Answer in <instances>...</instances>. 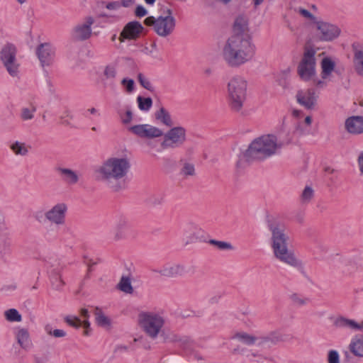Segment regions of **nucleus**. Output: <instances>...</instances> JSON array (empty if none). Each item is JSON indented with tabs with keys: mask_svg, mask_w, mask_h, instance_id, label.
I'll use <instances>...</instances> for the list:
<instances>
[{
	"mask_svg": "<svg viewBox=\"0 0 363 363\" xmlns=\"http://www.w3.org/2000/svg\"><path fill=\"white\" fill-rule=\"evenodd\" d=\"M130 169V162L128 156L111 155L95 169L94 174L98 180L107 183L117 191L123 188Z\"/></svg>",
	"mask_w": 363,
	"mask_h": 363,
	"instance_id": "f257e3e1",
	"label": "nucleus"
},
{
	"mask_svg": "<svg viewBox=\"0 0 363 363\" xmlns=\"http://www.w3.org/2000/svg\"><path fill=\"white\" fill-rule=\"evenodd\" d=\"M255 51L252 40L230 35L221 47L220 57L229 67H238L251 60Z\"/></svg>",
	"mask_w": 363,
	"mask_h": 363,
	"instance_id": "f03ea898",
	"label": "nucleus"
},
{
	"mask_svg": "<svg viewBox=\"0 0 363 363\" xmlns=\"http://www.w3.org/2000/svg\"><path fill=\"white\" fill-rule=\"evenodd\" d=\"M268 228L272 235L271 247L274 257L290 267L302 268V261L296 255L294 250L288 247L289 237L286 233L284 225L275 222L269 223Z\"/></svg>",
	"mask_w": 363,
	"mask_h": 363,
	"instance_id": "7ed1b4c3",
	"label": "nucleus"
},
{
	"mask_svg": "<svg viewBox=\"0 0 363 363\" xmlns=\"http://www.w3.org/2000/svg\"><path fill=\"white\" fill-rule=\"evenodd\" d=\"M284 145L273 133L264 134L253 140L243 153L247 160H264L278 154Z\"/></svg>",
	"mask_w": 363,
	"mask_h": 363,
	"instance_id": "20e7f679",
	"label": "nucleus"
},
{
	"mask_svg": "<svg viewBox=\"0 0 363 363\" xmlns=\"http://www.w3.org/2000/svg\"><path fill=\"white\" fill-rule=\"evenodd\" d=\"M248 83L245 77L235 75L230 77L227 84L228 96L230 106L235 111L242 109L246 99Z\"/></svg>",
	"mask_w": 363,
	"mask_h": 363,
	"instance_id": "39448f33",
	"label": "nucleus"
},
{
	"mask_svg": "<svg viewBox=\"0 0 363 363\" xmlns=\"http://www.w3.org/2000/svg\"><path fill=\"white\" fill-rule=\"evenodd\" d=\"M297 74L304 82H313L318 79L317 76V64L315 51L313 49H306L297 65Z\"/></svg>",
	"mask_w": 363,
	"mask_h": 363,
	"instance_id": "423d86ee",
	"label": "nucleus"
},
{
	"mask_svg": "<svg viewBox=\"0 0 363 363\" xmlns=\"http://www.w3.org/2000/svg\"><path fill=\"white\" fill-rule=\"evenodd\" d=\"M145 23L147 26H152L155 33L161 37H167L172 34L176 26V19L170 10L164 16L157 18L149 16L145 18Z\"/></svg>",
	"mask_w": 363,
	"mask_h": 363,
	"instance_id": "0eeeda50",
	"label": "nucleus"
},
{
	"mask_svg": "<svg viewBox=\"0 0 363 363\" xmlns=\"http://www.w3.org/2000/svg\"><path fill=\"white\" fill-rule=\"evenodd\" d=\"M139 323L148 336L155 338L164 326V319L159 313L145 312L139 315Z\"/></svg>",
	"mask_w": 363,
	"mask_h": 363,
	"instance_id": "6e6552de",
	"label": "nucleus"
},
{
	"mask_svg": "<svg viewBox=\"0 0 363 363\" xmlns=\"http://www.w3.org/2000/svg\"><path fill=\"white\" fill-rule=\"evenodd\" d=\"M17 50L11 43L4 45L0 52V60L12 77H18L20 72L21 64L16 57Z\"/></svg>",
	"mask_w": 363,
	"mask_h": 363,
	"instance_id": "1a4fd4ad",
	"label": "nucleus"
},
{
	"mask_svg": "<svg viewBox=\"0 0 363 363\" xmlns=\"http://www.w3.org/2000/svg\"><path fill=\"white\" fill-rule=\"evenodd\" d=\"M338 60L335 57L323 55L320 62V77L315 81V86L318 88H324L329 82L333 80L334 74L337 71Z\"/></svg>",
	"mask_w": 363,
	"mask_h": 363,
	"instance_id": "9d476101",
	"label": "nucleus"
},
{
	"mask_svg": "<svg viewBox=\"0 0 363 363\" xmlns=\"http://www.w3.org/2000/svg\"><path fill=\"white\" fill-rule=\"evenodd\" d=\"M317 38L323 42H332L341 35L340 28L335 23L319 18L313 27Z\"/></svg>",
	"mask_w": 363,
	"mask_h": 363,
	"instance_id": "9b49d317",
	"label": "nucleus"
},
{
	"mask_svg": "<svg viewBox=\"0 0 363 363\" xmlns=\"http://www.w3.org/2000/svg\"><path fill=\"white\" fill-rule=\"evenodd\" d=\"M294 99L297 104L307 111H315L318 107L319 94L314 88L296 90Z\"/></svg>",
	"mask_w": 363,
	"mask_h": 363,
	"instance_id": "f8f14e48",
	"label": "nucleus"
},
{
	"mask_svg": "<svg viewBox=\"0 0 363 363\" xmlns=\"http://www.w3.org/2000/svg\"><path fill=\"white\" fill-rule=\"evenodd\" d=\"M161 147L164 149L177 148L183 145L186 140V130L182 126L170 128L163 135Z\"/></svg>",
	"mask_w": 363,
	"mask_h": 363,
	"instance_id": "ddd939ff",
	"label": "nucleus"
},
{
	"mask_svg": "<svg viewBox=\"0 0 363 363\" xmlns=\"http://www.w3.org/2000/svg\"><path fill=\"white\" fill-rule=\"evenodd\" d=\"M96 22V17L86 16L82 21L76 24L71 30V37L76 41L89 40L92 35V26Z\"/></svg>",
	"mask_w": 363,
	"mask_h": 363,
	"instance_id": "4468645a",
	"label": "nucleus"
},
{
	"mask_svg": "<svg viewBox=\"0 0 363 363\" xmlns=\"http://www.w3.org/2000/svg\"><path fill=\"white\" fill-rule=\"evenodd\" d=\"M133 135L144 139H155L163 136V130L149 123L138 124L128 128Z\"/></svg>",
	"mask_w": 363,
	"mask_h": 363,
	"instance_id": "2eb2a0df",
	"label": "nucleus"
},
{
	"mask_svg": "<svg viewBox=\"0 0 363 363\" xmlns=\"http://www.w3.org/2000/svg\"><path fill=\"white\" fill-rule=\"evenodd\" d=\"M68 206L65 202H58L47 210V222L60 226L65 224Z\"/></svg>",
	"mask_w": 363,
	"mask_h": 363,
	"instance_id": "dca6fc26",
	"label": "nucleus"
},
{
	"mask_svg": "<svg viewBox=\"0 0 363 363\" xmlns=\"http://www.w3.org/2000/svg\"><path fill=\"white\" fill-rule=\"evenodd\" d=\"M36 55L43 69L53 65L55 58V48L49 43H41L36 48Z\"/></svg>",
	"mask_w": 363,
	"mask_h": 363,
	"instance_id": "f3484780",
	"label": "nucleus"
},
{
	"mask_svg": "<svg viewBox=\"0 0 363 363\" xmlns=\"http://www.w3.org/2000/svg\"><path fill=\"white\" fill-rule=\"evenodd\" d=\"M144 28L138 21L128 22L123 28L119 35V40L124 42L125 40H135L142 33Z\"/></svg>",
	"mask_w": 363,
	"mask_h": 363,
	"instance_id": "a211bd4d",
	"label": "nucleus"
},
{
	"mask_svg": "<svg viewBox=\"0 0 363 363\" xmlns=\"http://www.w3.org/2000/svg\"><path fill=\"white\" fill-rule=\"evenodd\" d=\"M230 35L239 38L245 37L248 40H252L250 33L248 18L246 16H239L235 18Z\"/></svg>",
	"mask_w": 363,
	"mask_h": 363,
	"instance_id": "6ab92c4d",
	"label": "nucleus"
},
{
	"mask_svg": "<svg viewBox=\"0 0 363 363\" xmlns=\"http://www.w3.org/2000/svg\"><path fill=\"white\" fill-rule=\"evenodd\" d=\"M103 5L108 12L102 13L101 16L105 18L108 23H116L121 19V8L118 0L105 1Z\"/></svg>",
	"mask_w": 363,
	"mask_h": 363,
	"instance_id": "aec40b11",
	"label": "nucleus"
},
{
	"mask_svg": "<svg viewBox=\"0 0 363 363\" xmlns=\"http://www.w3.org/2000/svg\"><path fill=\"white\" fill-rule=\"evenodd\" d=\"M56 171L62 180L68 185H75L80 180L81 174L79 171L62 167H57Z\"/></svg>",
	"mask_w": 363,
	"mask_h": 363,
	"instance_id": "412c9836",
	"label": "nucleus"
},
{
	"mask_svg": "<svg viewBox=\"0 0 363 363\" xmlns=\"http://www.w3.org/2000/svg\"><path fill=\"white\" fill-rule=\"evenodd\" d=\"M233 338L247 345H261L267 341V337L254 335L244 331L236 333Z\"/></svg>",
	"mask_w": 363,
	"mask_h": 363,
	"instance_id": "4be33fe9",
	"label": "nucleus"
},
{
	"mask_svg": "<svg viewBox=\"0 0 363 363\" xmlns=\"http://www.w3.org/2000/svg\"><path fill=\"white\" fill-rule=\"evenodd\" d=\"M345 130L352 135L363 133V116H353L347 118L345 121Z\"/></svg>",
	"mask_w": 363,
	"mask_h": 363,
	"instance_id": "5701e85b",
	"label": "nucleus"
},
{
	"mask_svg": "<svg viewBox=\"0 0 363 363\" xmlns=\"http://www.w3.org/2000/svg\"><path fill=\"white\" fill-rule=\"evenodd\" d=\"M15 339L19 346L24 350H30L32 346V340L28 330L26 328L18 327L14 332Z\"/></svg>",
	"mask_w": 363,
	"mask_h": 363,
	"instance_id": "b1692460",
	"label": "nucleus"
},
{
	"mask_svg": "<svg viewBox=\"0 0 363 363\" xmlns=\"http://www.w3.org/2000/svg\"><path fill=\"white\" fill-rule=\"evenodd\" d=\"M353 51V66L355 71L363 76V44L354 43L352 45Z\"/></svg>",
	"mask_w": 363,
	"mask_h": 363,
	"instance_id": "393cba45",
	"label": "nucleus"
},
{
	"mask_svg": "<svg viewBox=\"0 0 363 363\" xmlns=\"http://www.w3.org/2000/svg\"><path fill=\"white\" fill-rule=\"evenodd\" d=\"M157 272L164 277H176L183 275L185 269L183 265L179 264H167L158 269Z\"/></svg>",
	"mask_w": 363,
	"mask_h": 363,
	"instance_id": "a878e982",
	"label": "nucleus"
},
{
	"mask_svg": "<svg viewBox=\"0 0 363 363\" xmlns=\"http://www.w3.org/2000/svg\"><path fill=\"white\" fill-rule=\"evenodd\" d=\"M348 348L354 356L363 357V334L354 335L350 340Z\"/></svg>",
	"mask_w": 363,
	"mask_h": 363,
	"instance_id": "bb28decb",
	"label": "nucleus"
},
{
	"mask_svg": "<svg viewBox=\"0 0 363 363\" xmlns=\"http://www.w3.org/2000/svg\"><path fill=\"white\" fill-rule=\"evenodd\" d=\"M313 118L311 115L305 116L296 121L295 132L300 135H307L311 133Z\"/></svg>",
	"mask_w": 363,
	"mask_h": 363,
	"instance_id": "cd10ccee",
	"label": "nucleus"
},
{
	"mask_svg": "<svg viewBox=\"0 0 363 363\" xmlns=\"http://www.w3.org/2000/svg\"><path fill=\"white\" fill-rule=\"evenodd\" d=\"M335 325L340 328L350 329L354 331L363 330V321L357 322L345 317H339L335 320Z\"/></svg>",
	"mask_w": 363,
	"mask_h": 363,
	"instance_id": "c85d7f7f",
	"label": "nucleus"
},
{
	"mask_svg": "<svg viewBox=\"0 0 363 363\" xmlns=\"http://www.w3.org/2000/svg\"><path fill=\"white\" fill-rule=\"evenodd\" d=\"M155 118L160 123L167 127H172L174 125L170 113L163 107L160 108L155 113Z\"/></svg>",
	"mask_w": 363,
	"mask_h": 363,
	"instance_id": "c756f323",
	"label": "nucleus"
},
{
	"mask_svg": "<svg viewBox=\"0 0 363 363\" xmlns=\"http://www.w3.org/2000/svg\"><path fill=\"white\" fill-rule=\"evenodd\" d=\"M9 148L16 156L25 157L28 155L30 146L24 142L15 140L10 143Z\"/></svg>",
	"mask_w": 363,
	"mask_h": 363,
	"instance_id": "7c9ffc66",
	"label": "nucleus"
},
{
	"mask_svg": "<svg viewBox=\"0 0 363 363\" xmlns=\"http://www.w3.org/2000/svg\"><path fill=\"white\" fill-rule=\"evenodd\" d=\"M130 226L131 223L128 216L119 215L116 217L114 228L117 233V236L119 237L123 233L128 230Z\"/></svg>",
	"mask_w": 363,
	"mask_h": 363,
	"instance_id": "2f4dec72",
	"label": "nucleus"
},
{
	"mask_svg": "<svg viewBox=\"0 0 363 363\" xmlns=\"http://www.w3.org/2000/svg\"><path fill=\"white\" fill-rule=\"evenodd\" d=\"M294 11L296 14L301 16L308 26L312 27L314 26L315 22L320 18L313 15L308 10L301 6L294 8Z\"/></svg>",
	"mask_w": 363,
	"mask_h": 363,
	"instance_id": "473e14b6",
	"label": "nucleus"
},
{
	"mask_svg": "<svg viewBox=\"0 0 363 363\" xmlns=\"http://www.w3.org/2000/svg\"><path fill=\"white\" fill-rule=\"evenodd\" d=\"M142 52L154 59H158V48L155 41L145 43L142 45Z\"/></svg>",
	"mask_w": 363,
	"mask_h": 363,
	"instance_id": "72a5a7b5",
	"label": "nucleus"
},
{
	"mask_svg": "<svg viewBox=\"0 0 363 363\" xmlns=\"http://www.w3.org/2000/svg\"><path fill=\"white\" fill-rule=\"evenodd\" d=\"M117 76V68L116 65L109 64L103 69V74L101 79V82L105 84L107 80H113Z\"/></svg>",
	"mask_w": 363,
	"mask_h": 363,
	"instance_id": "f704fd0d",
	"label": "nucleus"
},
{
	"mask_svg": "<svg viewBox=\"0 0 363 363\" xmlns=\"http://www.w3.org/2000/svg\"><path fill=\"white\" fill-rule=\"evenodd\" d=\"M95 320L96 324L100 327L105 329H110L111 328V319L101 311H97L96 312Z\"/></svg>",
	"mask_w": 363,
	"mask_h": 363,
	"instance_id": "c9c22d12",
	"label": "nucleus"
},
{
	"mask_svg": "<svg viewBox=\"0 0 363 363\" xmlns=\"http://www.w3.org/2000/svg\"><path fill=\"white\" fill-rule=\"evenodd\" d=\"M121 86L124 92L128 95L133 94L136 91L135 82L133 79L125 77L121 81Z\"/></svg>",
	"mask_w": 363,
	"mask_h": 363,
	"instance_id": "e433bc0d",
	"label": "nucleus"
},
{
	"mask_svg": "<svg viewBox=\"0 0 363 363\" xmlns=\"http://www.w3.org/2000/svg\"><path fill=\"white\" fill-rule=\"evenodd\" d=\"M314 194V189L311 186H306L300 196L301 202L303 204L309 203L313 200Z\"/></svg>",
	"mask_w": 363,
	"mask_h": 363,
	"instance_id": "4c0bfd02",
	"label": "nucleus"
},
{
	"mask_svg": "<svg viewBox=\"0 0 363 363\" xmlns=\"http://www.w3.org/2000/svg\"><path fill=\"white\" fill-rule=\"evenodd\" d=\"M4 315L5 319L11 323H19L22 320V315L15 308H10L4 311Z\"/></svg>",
	"mask_w": 363,
	"mask_h": 363,
	"instance_id": "58836bf2",
	"label": "nucleus"
},
{
	"mask_svg": "<svg viewBox=\"0 0 363 363\" xmlns=\"http://www.w3.org/2000/svg\"><path fill=\"white\" fill-rule=\"evenodd\" d=\"M137 104L138 108L144 112H147L150 110L152 106V100L150 97H143L141 96H138L137 97Z\"/></svg>",
	"mask_w": 363,
	"mask_h": 363,
	"instance_id": "ea45409f",
	"label": "nucleus"
},
{
	"mask_svg": "<svg viewBox=\"0 0 363 363\" xmlns=\"http://www.w3.org/2000/svg\"><path fill=\"white\" fill-rule=\"evenodd\" d=\"M118 288L121 291L125 294H132L133 291L131 281L128 277H122L118 284Z\"/></svg>",
	"mask_w": 363,
	"mask_h": 363,
	"instance_id": "a19ab883",
	"label": "nucleus"
},
{
	"mask_svg": "<svg viewBox=\"0 0 363 363\" xmlns=\"http://www.w3.org/2000/svg\"><path fill=\"white\" fill-rule=\"evenodd\" d=\"M247 357L250 360H255L257 363H272V359L270 357H263L260 354L255 352H250Z\"/></svg>",
	"mask_w": 363,
	"mask_h": 363,
	"instance_id": "79ce46f5",
	"label": "nucleus"
},
{
	"mask_svg": "<svg viewBox=\"0 0 363 363\" xmlns=\"http://www.w3.org/2000/svg\"><path fill=\"white\" fill-rule=\"evenodd\" d=\"M209 242L216 246L218 249L221 250H233V245L228 242L225 241H220L216 240H211Z\"/></svg>",
	"mask_w": 363,
	"mask_h": 363,
	"instance_id": "37998d69",
	"label": "nucleus"
},
{
	"mask_svg": "<svg viewBox=\"0 0 363 363\" xmlns=\"http://www.w3.org/2000/svg\"><path fill=\"white\" fill-rule=\"evenodd\" d=\"M327 363H340V354L335 350H330L327 353Z\"/></svg>",
	"mask_w": 363,
	"mask_h": 363,
	"instance_id": "c03bdc74",
	"label": "nucleus"
},
{
	"mask_svg": "<svg viewBox=\"0 0 363 363\" xmlns=\"http://www.w3.org/2000/svg\"><path fill=\"white\" fill-rule=\"evenodd\" d=\"M34 108H23L21 111V118L23 121L31 120L34 117Z\"/></svg>",
	"mask_w": 363,
	"mask_h": 363,
	"instance_id": "a18cd8bd",
	"label": "nucleus"
},
{
	"mask_svg": "<svg viewBox=\"0 0 363 363\" xmlns=\"http://www.w3.org/2000/svg\"><path fill=\"white\" fill-rule=\"evenodd\" d=\"M138 82L140 85L148 91H153V86L151 82L143 74H139L138 76Z\"/></svg>",
	"mask_w": 363,
	"mask_h": 363,
	"instance_id": "49530a36",
	"label": "nucleus"
},
{
	"mask_svg": "<svg viewBox=\"0 0 363 363\" xmlns=\"http://www.w3.org/2000/svg\"><path fill=\"white\" fill-rule=\"evenodd\" d=\"M120 118L123 124L127 125L131 123L133 114L130 108H128L124 113H119Z\"/></svg>",
	"mask_w": 363,
	"mask_h": 363,
	"instance_id": "de8ad7c7",
	"label": "nucleus"
},
{
	"mask_svg": "<svg viewBox=\"0 0 363 363\" xmlns=\"http://www.w3.org/2000/svg\"><path fill=\"white\" fill-rule=\"evenodd\" d=\"M200 230L201 229L194 224H191L185 229L186 233H192L193 234L192 236L190 238L191 242H193L198 238V235L199 234Z\"/></svg>",
	"mask_w": 363,
	"mask_h": 363,
	"instance_id": "09e8293b",
	"label": "nucleus"
},
{
	"mask_svg": "<svg viewBox=\"0 0 363 363\" xmlns=\"http://www.w3.org/2000/svg\"><path fill=\"white\" fill-rule=\"evenodd\" d=\"M182 174L185 176H193L195 174L194 165L191 163H185L182 169Z\"/></svg>",
	"mask_w": 363,
	"mask_h": 363,
	"instance_id": "8fccbe9b",
	"label": "nucleus"
},
{
	"mask_svg": "<svg viewBox=\"0 0 363 363\" xmlns=\"http://www.w3.org/2000/svg\"><path fill=\"white\" fill-rule=\"evenodd\" d=\"M33 217L38 223H43L47 221V211L44 212L43 210H38L34 213Z\"/></svg>",
	"mask_w": 363,
	"mask_h": 363,
	"instance_id": "3c124183",
	"label": "nucleus"
},
{
	"mask_svg": "<svg viewBox=\"0 0 363 363\" xmlns=\"http://www.w3.org/2000/svg\"><path fill=\"white\" fill-rule=\"evenodd\" d=\"M65 321L70 325L79 328L81 326V320L74 315H68L65 318Z\"/></svg>",
	"mask_w": 363,
	"mask_h": 363,
	"instance_id": "603ef678",
	"label": "nucleus"
},
{
	"mask_svg": "<svg viewBox=\"0 0 363 363\" xmlns=\"http://www.w3.org/2000/svg\"><path fill=\"white\" fill-rule=\"evenodd\" d=\"M291 114L292 117L296 121L303 118L306 116L302 110L298 108H293L291 110Z\"/></svg>",
	"mask_w": 363,
	"mask_h": 363,
	"instance_id": "864d4df0",
	"label": "nucleus"
},
{
	"mask_svg": "<svg viewBox=\"0 0 363 363\" xmlns=\"http://www.w3.org/2000/svg\"><path fill=\"white\" fill-rule=\"evenodd\" d=\"M135 13L138 17H143L147 14V9L142 5L137 6Z\"/></svg>",
	"mask_w": 363,
	"mask_h": 363,
	"instance_id": "5fc2aeb1",
	"label": "nucleus"
},
{
	"mask_svg": "<svg viewBox=\"0 0 363 363\" xmlns=\"http://www.w3.org/2000/svg\"><path fill=\"white\" fill-rule=\"evenodd\" d=\"M357 162L359 172L363 174V150L358 154Z\"/></svg>",
	"mask_w": 363,
	"mask_h": 363,
	"instance_id": "6e6d98bb",
	"label": "nucleus"
},
{
	"mask_svg": "<svg viewBox=\"0 0 363 363\" xmlns=\"http://www.w3.org/2000/svg\"><path fill=\"white\" fill-rule=\"evenodd\" d=\"M121 8H130L135 4V0H118Z\"/></svg>",
	"mask_w": 363,
	"mask_h": 363,
	"instance_id": "4d7b16f0",
	"label": "nucleus"
},
{
	"mask_svg": "<svg viewBox=\"0 0 363 363\" xmlns=\"http://www.w3.org/2000/svg\"><path fill=\"white\" fill-rule=\"evenodd\" d=\"M292 298L294 301L299 305H305L309 301L308 298L301 297L298 296V295H294Z\"/></svg>",
	"mask_w": 363,
	"mask_h": 363,
	"instance_id": "13d9d810",
	"label": "nucleus"
},
{
	"mask_svg": "<svg viewBox=\"0 0 363 363\" xmlns=\"http://www.w3.org/2000/svg\"><path fill=\"white\" fill-rule=\"evenodd\" d=\"M63 281L60 278H56L55 281H52V286L56 290H60L63 285Z\"/></svg>",
	"mask_w": 363,
	"mask_h": 363,
	"instance_id": "bf43d9fd",
	"label": "nucleus"
},
{
	"mask_svg": "<svg viewBox=\"0 0 363 363\" xmlns=\"http://www.w3.org/2000/svg\"><path fill=\"white\" fill-rule=\"evenodd\" d=\"M52 335L57 337H61L65 335V332L62 330L56 329L52 331Z\"/></svg>",
	"mask_w": 363,
	"mask_h": 363,
	"instance_id": "052dcab7",
	"label": "nucleus"
},
{
	"mask_svg": "<svg viewBox=\"0 0 363 363\" xmlns=\"http://www.w3.org/2000/svg\"><path fill=\"white\" fill-rule=\"evenodd\" d=\"M87 111L92 115L100 116L99 110L96 109V108H90L87 110Z\"/></svg>",
	"mask_w": 363,
	"mask_h": 363,
	"instance_id": "680f3d73",
	"label": "nucleus"
},
{
	"mask_svg": "<svg viewBox=\"0 0 363 363\" xmlns=\"http://www.w3.org/2000/svg\"><path fill=\"white\" fill-rule=\"evenodd\" d=\"M81 326H83L85 329H87L90 326V323L87 320H81Z\"/></svg>",
	"mask_w": 363,
	"mask_h": 363,
	"instance_id": "e2e57ef3",
	"label": "nucleus"
},
{
	"mask_svg": "<svg viewBox=\"0 0 363 363\" xmlns=\"http://www.w3.org/2000/svg\"><path fill=\"white\" fill-rule=\"evenodd\" d=\"M4 227V217L3 214L0 212V229H2Z\"/></svg>",
	"mask_w": 363,
	"mask_h": 363,
	"instance_id": "0e129e2a",
	"label": "nucleus"
},
{
	"mask_svg": "<svg viewBox=\"0 0 363 363\" xmlns=\"http://www.w3.org/2000/svg\"><path fill=\"white\" fill-rule=\"evenodd\" d=\"M143 1L145 2V4H147L149 6H152L156 1V0H143Z\"/></svg>",
	"mask_w": 363,
	"mask_h": 363,
	"instance_id": "69168bd1",
	"label": "nucleus"
},
{
	"mask_svg": "<svg viewBox=\"0 0 363 363\" xmlns=\"http://www.w3.org/2000/svg\"><path fill=\"white\" fill-rule=\"evenodd\" d=\"M81 314L83 317L87 318L88 317V311L86 309H82Z\"/></svg>",
	"mask_w": 363,
	"mask_h": 363,
	"instance_id": "338daca9",
	"label": "nucleus"
},
{
	"mask_svg": "<svg viewBox=\"0 0 363 363\" xmlns=\"http://www.w3.org/2000/svg\"><path fill=\"white\" fill-rule=\"evenodd\" d=\"M18 4L23 5L28 2V0H15Z\"/></svg>",
	"mask_w": 363,
	"mask_h": 363,
	"instance_id": "774afa93",
	"label": "nucleus"
}]
</instances>
